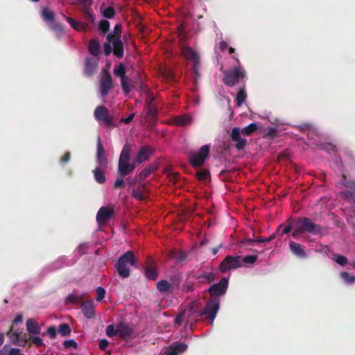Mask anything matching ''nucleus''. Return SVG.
I'll return each instance as SVG.
<instances>
[{"instance_id":"1","label":"nucleus","mask_w":355,"mask_h":355,"mask_svg":"<svg viewBox=\"0 0 355 355\" xmlns=\"http://www.w3.org/2000/svg\"><path fill=\"white\" fill-rule=\"evenodd\" d=\"M228 284L229 282L227 277H223L218 283L212 284L208 289L210 298L207 301L204 309L201 311L190 309L188 316L189 320L204 317V320L212 324L219 309V297L226 293Z\"/></svg>"},{"instance_id":"2","label":"nucleus","mask_w":355,"mask_h":355,"mask_svg":"<svg viewBox=\"0 0 355 355\" xmlns=\"http://www.w3.org/2000/svg\"><path fill=\"white\" fill-rule=\"evenodd\" d=\"M137 261V257L132 251L128 250L121 256L115 264L118 274L123 278H127L130 276V270L128 266H134Z\"/></svg>"},{"instance_id":"3","label":"nucleus","mask_w":355,"mask_h":355,"mask_svg":"<svg viewBox=\"0 0 355 355\" xmlns=\"http://www.w3.org/2000/svg\"><path fill=\"white\" fill-rule=\"evenodd\" d=\"M245 71L241 67H236L223 72V83L227 87H234L239 80L245 83Z\"/></svg>"},{"instance_id":"4","label":"nucleus","mask_w":355,"mask_h":355,"mask_svg":"<svg viewBox=\"0 0 355 355\" xmlns=\"http://www.w3.org/2000/svg\"><path fill=\"white\" fill-rule=\"evenodd\" d=\"M302 232L309 233L313 235L321 234L322 232V227L320 225L315 224L307 217H300L297 223Z\"/></svg>"},{"instance_id":"5","label":"nucleus","mask_w":355,"mask_h":355,"mask_svg":"<svg viewBox=\"0 0 355 355\" xmlns=\"http://www.w3.org/2000/svg\"><path fill=\"white\" fill-rule=\"evenodd\" d=\"M94 116L96 121L108 128L115 126L114 117L109 114L108 109L104 105L96 107L94 112Z\"/></svg>"},{"instance_id":"6","label":"nucleus","mask_w":355,"mask_h":355,"mask_svg":"<svg viewBox=\"0 0 355 355\" xmlns=\"http://www.w3.org/2000/svg\"><path fill=\"white\" fill-rule=\"evenodd\" d=\"M210 146L209 145L202 146L198 153L193 154L189 157V162L193 167L197 168L202 166L206 157L209 153Z\"/></svg>"},{"instance_id":"7","label":"nucleus","mask_w":355,"mask_h":355,"mask_svg":"<svg viewBox=\"0 0 355 355\" xmlns=\"http://www.w3.org/2000/svg\"><path fill=\"white\" fill-rule=\"evenodd\" d=\"M241 266V259L239 256L227 255L219 266V269L223 272L230 270H235Z\"/></svg>"},{"instance_id":"8","label":"nucleus","mask_w":355,"mask_h":355,"mask_svg":"<svg viewBox=\"0 0 355 355\" xmlns=\"http://www.w3.org/2000/svg\"><path fill=\"white\" fill-rule=\"evenodd\" d=\"M113 88L112 78L107 71H105L100 80L99 91L103 97L106 96L110 91Z\"/></svg>"},{"instance_id":"9","label":"nucleus","mask_w":355,"mask_h":355,"mask_svg":"<svg viewBox=\"0 0 355 355\" xmlns=\"http://www.w3.org/2000/svg\"><path fill=\"white\" fill-rule=\"evenodd\" d=\"M117 327L118 335L121 338L128 340L133 338L134 330L129 324L125 322H119L117 324Z\"/></svg>"},{"instance_id":"10","label":"nucleus","mask_w":355,"mask_h":355,"mask_svg":"<svg viewBox=\"0 0 355 355\" xmlns=\"http://www.w3.org/2000/svg\"><path fill=\"white\" fill-rule=\"evenodd\" d=\"M114 215V209L101 207L96 214V221L98 224H105L108 222Z\"/></svg>"},{"instance_id":"11","label":"nucleus","mask_w":355,"mask_h":355,"mask_svg":"<svg viewBox=\"0 0 355 355\" xmlns=\"http://www.w3.org/2000/svg\"><path fill=\"white\" fill-rule=\"evenodd\" d=\"M132 196L137 200H144L148 197V190L144 183L139 184L132 189Z\"/></svg>"},{"instance_id":"12","label":"nucleus","mask_w":355,"mask_h":355,"mask_svg":"<svg viewBox=\"0 0 355 355\" xmlns=\"http://www.w3.org/2000/svg\"><path fill=\"white\" fill-rule=\"evenodd\" d=\"M231 137L234 141L236 142L235 147L238 150H241L245 148L247 141L241 137V129L239 128L236 127L232 129Z\"/></svg>"},{"instance_id":"13","label":"nucleus","mask_w":355,"mask_h":355,"mask_svg":"<svg viewBox=\"0 0 355 355\" xmlns=\"http://www.w3.org/2000/svg\"><path fill=\"white\" fill-rule=\"evenodd\" d=\"M154 170H155V168L151 166L144 168L139 174H136L133 179L128 182L129 186L133 187L140 181L145 180Z\"/></svg>"},{"instance_id":"14","label":"nucleus","mask_w":355,"mask_h":355,"mask_svg":"<svg viewBox=\"0 0 355 355\" xmlns=\"http://www.w3.org/2000/svg\"><path fill=\"white\" fill-rule=\"evenodd\" d=\"M187 345L184 343H173L165 352L166 355H178L186 351Z\"/></svg>"},{"instance_id":"15","label":"nucleus","mask_w":355,"mask_h":355,"mask_svg":"<svg viewBox=\"0 0 355 355\" xmlns=\"http://www.w3.org/2000/svg\"><path fill=\"white\" fill-rule=\"evenodd\" d=\"M81 309L84 315L91 319L95 316L94 303L93 300H88L81 303Z\"/></svg>"},{"instance_id":"16","label":"nucleus","mask_w":355,"mask_h":355,"mask_svg":"<svg viewBox=\"0 0 355 355\" xmlns=\"http://www.w3.org/2000/svg\"><path fill=\"white\" fill-rule=\"evenodd\" d=\"M157 117V110L151 103H149L147 106V113L146 115V120L148 123L151 125L155 124Z\"/></svg>"},{"instance_id":"17","label":"nucleus","mask_w":355,"mask_h":355,"mask_svg":"<svg viewBox=\"0 0 355 355\" xmlns=\"http://www.w3.org/2000/svg\"><path fill=\"white\" fill-rule=\"evenodd\" d=\"M136 163H122L118 164V172L121 177H125L130 174L135 168Z\"/></svg>"},{"instance_id":"18","label":"nucleus","mask_w":355,"mask_h":355,"mask_svg":"<svg viewBox=\"0 0 355 355\" xmlns=\"http://www.w3.org/2000/svg\"><path fill=\"white\" fill-rule=\"evenodd\" d=\"M288 245L290 250L294 255L300 258H305L306 257L305 250L300 243L291 241Z\"/></svg>"},{"instance_id":"19","label":"nucleus","mask_w":355,"mask_h":355,"mask_svg":"<svg viewBox=\"0 0 355 355\" xmlns=\"http://www.w3.org/2000/svg\"><path fill=\"white\" fill-rule=\"evenodd\" d=\"M109 42H112L113 44V54L117 58L121 59L123 58V44L121 39L107 40Z\"/></svg>"},{"instance_id":"20","label":"nucleus","mask_w":355,"mask_h":355,"mask_svg":"<svg viewBox=\"0 0 355 355\" xmlns=\"http://www.w3.org/2000/svg\"><path fill=\"white\" fill-rule=\"evenodd\" d=\"M96 159L101 166H106L107 164V158L105 156V149L102 145L101 140L100 137H98L97 140V153H96Z\"/></svg>"},{"instance_id":"21","label":"nucleus","mask_w":355,"mask_h":355,"mask_svg":"<svg viewBox=\"0 0 355 355\" xmlns=\"http://www.w3.org/2000/svg\"><path fill=\"white\" fill-rule=\"evenodd\" d=\"M27 331L30 334L37 335L40 334L41 328L38 322L33 318H28L26 322Z\"/></svg>"},{"instance_id":"22","label":"nucleus","mask_w":355,"mask_h":355,"mask_svg":"<svg viewBox=\"0 0 355 355\" xmlns=\"http://www.w3.org/2000/svg\"><path fill=\"white\" fill-rule=\"evenodd\" d=\"M150 153V148L148 146H143L139 151L135 162L141 164L148 159Z\"/></svg>"},{"instance_id":"23","label":"nucleus","mask_w":355,"mask_h":355,"mask_svg":"<svg viewBox=\"0 0 355 355\" xmlns=\"http://www.w3.org/2000/svg\"><path fill=\"white\" fill-rule=\"evenodd\" d=\"M66 20L69 22L70 26L76 31H86L88 28V25L82 21H76L74 19L69 17H64Z\"/></svg>"},{"instance_id":"24","label":"nucleus","mask_w":355,"mask_h":355,"mask_svg":"<svg viewBox=\"0 0 355 355\" xmlns=\"http://www.w3.org/2000/svg\"><path fill=\"white\" fill-rule=\"evenodd\" d=\"M182 54L185 58L192 60L196 62H197L200 58L198 53H196L191 47L189 46L182 48Z\"/></svg>"},{"instance_id":"25","label":"nucleus","mask_w":355,"mask_h":355,"mask_svg":"<svg viewBox=\"0 0 355 355\" xmlns=\"http://www.w3.org/2000/svg\"><path fill=\"white\" fill-rule=\"evenodd\" d=\"M157 288L161 293L171 292L173 290V287L167 280H160L157 283Z\"/></svg>"},{"instance_id":"26","label":"nucleus","mask_w":355,"mask_h":355,"mask_svg":"<svg viewBox=\"0 0 355 355\" xmlns=\"http://www.w3.org/2000/svg\"><path fill=\"white\" fill-rule=\"evenodd\" d=\"M193 277L196 279L200 280L203 283H210L214 280V273L213 272H204L200 275L196 273Z\"/></svg>"},{"instance_id":"27","label":"nucleus","mask_w":355,"mask_h":355,"mask_svg":"<svg viewBox=\"0 0 355 355\" xmlns=\"http://www.w3.org/2000/svg\"><path fill=\"white\" fill-rule=\"evenodd\" d=\"M130 148L125 145L121 152L118 164L126 163L130 160Z\"/></svg>"},{"instance_id":"28","label":"nucleus","mask_w":355,"mask_h":355,"mask_svg":"<svg viewBox=\"0 0 355 355\" xmlns=\"http://www.w3.org/2000/svg\"><path fill=\"white\" fill-rule=\"evenodd\" d=\"M121 31L122 26L120 24H116L114 28V32L107 35V40L121 39Z\"/></svg>"},{"instance_id":"29","label":"nucleus","mask_w":355,"mask_h":355,"mask_svg":"<svg viewBox=\"0 0 355 355\" xmlns=\"http://www.w3.org/2000/svg\"><path fill=\"white\" fill-rule=\"evenodd\" d=\"M89 51L94 55L97 56L100 52V45L97 40L92 39L89 43Z\"/></svg>"},{"instance_id":"30","label":"nucleus","mask_w":355,"mask_h":355,"mask_svg":"<svg viewBox=\"0 0 355 355\" xmlns=\"http://www.w3.org/2000/svg\"><path fill=\"white\" fill-rule=\"evenodd\" d=\"M247 98V94L245 87H240L236 96V105L240 107L245 101Z\"/></svg>"},{"instance_id":"31","label":"nucleus","mask_w":355,"mask_h":355,"mask_svg":"<svg viewBox=\"0 0 355 355\" xmlns=\"http://www.w3.org/2000/svg\"><path fill=\"white\" fill-rule=\"evenodd\" d=\"M6 336L10 338L12 344L19 345L18 329L15 330L12 326L10 327Z\"/></svg>"},{"instance_id":"32","label":"nucleus","mask_w":355,"mask_h":355,"mask_svg":"<svg viewBox=\"0 0 355 355\" xmlns=\"http://www.w3.org/2000/svg\"><path fill=\"white\" fill-rule=\"evenodd\" d=\"M191 121V118L186 114L178 116L174 118V123L175 125L182 126L185 125Z\"/></svg>"},{"instance_id":"33","label":"nucleus","mask_w":355,"mask_h":355,"mask_svg":"<svg viewBox=\"0 0 355 355\" xmlns=\"http://www.w3.org/2000/svg\"><path fill=\"white\" fill-rule=\"evenodd\" d=\"M42 17L46 22H53L55 21V14L49 8H44L42 10Z\"/></svg>"},{"instance_id":"34","label":"nucleus","mask_w":355,"mask_h":355,"mask_svg":"<svg viewBox=\"0 0 355 355\" xmlns=\"http://www.w3.org/2000/svg\"><path fill=\"white\" fill-rule=\"evenodd\" d=\"M171 258L175 259L177 261H182L187 259V254L182 250H172L170 252Z\"/></svg>"},{"instance_id":"35","label":"nucleus","mask_w":355,"mask_h":355,"mask_svg":"<svg viewBox=\"0 0 355 355\" xmlns=\"http://www.w3.org/2000/svg\"><path fill=\"white\" fill-rule=\"evenodd\" d=\"M121 84L122 89L125 94H128L131 92L132 86L130 84V79L129 77L126 76L121 78Z\"/></svg>"},{"instance_id":"36","label":"nucleus","mask_w":355,"mask_h":355,"mask_svg":"<svg viewBox=\"0 0 355 355\" xmlns=\"http://www.w3.org/2000/svg\"><path fill=\"white\" fill-rule=\"evenodd\" d=\"M258 129V126L255 123H251L248 125L244 127L241 130V135L243 134L246 136H250Z\"/></svg>"},{"instance_id":"37","label":"nucleus","mask_w":355,"mask_h":355,"mask_svg":"<svg viewBox=\"0 0 355 355\" xmlns=\"http://www.w3.org/2000/svg\"><path fill=\"white\" fill-rule=\"evenodd\" d=\"M93 173L94 179L98 183L103 184L105 182V173L101 169L96 168L93 171Z\"/></svg>"},{"instance_id":"38","label":"nucleus","mask_w":355,"mask_h":355,"mask_svg":"<svg viewBox=\"0 0 355 355\" xmlns=\"http://www.w3.org/2000/svg\"><path fill=\"white\" fill-rule=\"evenodd\" d=\"M145 275L148 279L155 280L158 277V273L154 266H148L145 269Z\"/></svg>"},{"instance_id":"39","label":"nucleus","mask_w":355,"mask_h":355,"mask_svg":"<svg viewBox=\"0 0 355 355\" xmlns=\"http://www.w3.org/2000/svg\"><path fill=\"white\" fill-rule=\"evenodd\" d=\"M125 73H126L125 68L124 64L122 62L119 63L118 65L115 66L114 68V74L116 76L119 77L120 78L126 77Z\"/></svg>"},{"instance_id":"40","label":"nucleus","mask_w":355,"mask_h":355,"mask_svg":"<svg viewBox=\"0 0 355 355\" xmlns=\"http://www.w3.org/2000/svg\"><path fill=\"white\" fill-rule=\"evenodd\" d=\"M18 338H19V346L25 347L27 343L29 341V337H28L26 333H24L22 330L18 329Z\"/></svg>"},{"instance_id":"41","label":"nucleus","mask_w":355,"mask_h":355,"mask_svg":"<svg viewBox=\"0 0 355 355\" xmlns=\"http://www.w3.org/2000/svg\"><path fill=\"white\" fill-rule=\"evenodd\" d=\"M71 328L67 323H62L58 327V332L62 336H67L71 334Z\"/></svg>"},{"instance_id":"42","label":"nucleus","mask_w":355,"mask_h":355,"mask_svg":"<svg viewBox=\"0 0 355 355\" xmlns=\"http://www.w3.org/2000/svg\"><path fill=\"white\" fill-rule=\"evenodd\" d=\"M275 238V234H271L270 236H269L268 237H263V236H260L258 239L257 240H253V239H249L248 241V243L250 245H252L253 243L254 242H259V243H266V242H270L272 240H273Z\"/></svg>"},{"instance_id":"43","label":"nucleus","mask_w":355,"mask_h":355,"mask_svg":"<svg viewBox=\"0 0 355 355\" xmlns=\"http://www.w3.org/2000/svg\"><path fill=\"white\" fill-rule=\"evenodd\" d=\"M333 259L338 264L343 266H345L348 262L346 257H345L344 255H342V254H334Z\"/></svg>"},{"instance_id":"44","label":"nucleus","mask_w":355,"mask_h":355,"mask_svg":"<svg viewBox=\"0 0 355 355\" xmlns=\"http://www.w3.org/2000/svg\"><path fill=\"white\" fill-rule=\"evenodd\" d=\"M98 29L103 33H107L110 30V22L107 20H101L98 25Z\"/></svg>"},{"instance_id":"45","label":"nucleus","mask_w":355,"mask_h":355,"mask_svg":"<svg viewBox=\"0 0 355 355\" xmlns=\"http://www.w3.org/2000/svg\"><path fill=\"white\" fill-rule=\"evenodd\" d=\"M105 332H106V335L108 337H110V338L114 337L115 336L118 335V327H116V328H114V325H112V324L108 325L106 327Z\"/></svg>"},{"instance_id":"46","label":"nucleus","mask_w":355,"mask_h":355,"mask_svg":"<svg viewBox=\"0 0 355 355\" xmlns=\"http://www.w3.org/2000/svg\"><path fill=\"white\" fill-rule=\"evenodd\" d=\"M31 343L28 344V347L31 346V344L35 345L37 347L44 346V342L42 339L38 336L29 337Z\"/></svg>"},{"instance_id":"47","label":"nucleus","mask_w":355,"mask_h":355,"mask_svg":"<svg viewBox=\"0 0 355 355\" xmlns=\"http://www.w3.org/2000/svg\"><path fill=\"white\" fill-rule=\"evenodd\" d=\"M83 10L85 19L93 24L94 22V17L91 12L89 8H84Z\"/></svg>"},{"instance_id":"48","label":"nucleus","mask_w":355,"mask_h":355,"mask_svg":"<svg viewBox=\"0 0 355 355\" xmlns=\"http://www.w3.org/2000/svg\"><path fill=\"white\" fill-rule=\"evenodd\" d=\"M95 63L92 60L87 59L85 62V71L88 74H91L95 69Z\"/></svg>"},{"instance_id":"49","label":"nucleus","mask_w":355,"mask_h":355,"mask_svg":"<svg viewBox=\"0 0 355 355\" xmlns=\"http://www.w3.org/2000/svg\"><path fill=\"white\" fill-rule=\"evenodd\" d=\"M170 280L172 282V286L174 288L175 286L178 288L182 282V277L179 274H175L170 277Z\"/></svg>"},{"instance_id":"50","label":"nucleus","mask_w":355,"mask_h":355,"mask_svg":"<svg viewBox=\"0 0 355 355\" xmlns=\"http://www.w3.org/2000/svg\"><path fill=\"white\" fill-rule=\"evenodd\" d=\"M341 278L346 282L352 284L355 282V276L350 275L347 272H340Z\"/></svg>"},{"instance_id":"51","label":"nucleus","mask_w":355,"mask_h":355,"mask_svg":"<svg viewBox=\"0 0 355 355\" xmlns=\"http://www.w3.org/2000/svg\"><path fill=\"white\" fill-rule=\"evenodd\" d=\"M103 15L106 18L112 19L115 15V10L112 6H108L103 11Z\"/></svg>"},{"instance_id":"52","label":"nucleus","mask_w":355,"mask_h":355,"mask_svg":"<svg viewBox=\"0 0 355 355\" xmlns=\"http://www.w3.org/2000/svg\"><path fill=\"white\" fill-rule=\"evenodd\" d=\"M343 178L344 179L343 184L346 187L350 189L354 192H355V181L354 180H347L346 179V175H344V174L343 175Z\"/></svg>"},{"instance_id":"53","label":"nucleus","mask_w":355,"mask_h":355,"mask_svg":"<svg viewBox=\"0 0 355 355\" xmlns=\"http://www.w3.org/2000/svg\"><path fill=\"white\" fill-rule=\"evenodd\" d=\"M257 258V256L248 255L241 260V264H252L256 261Z\"/></svg>"},{"instance_id":"54","label":"nucleus","mask_w":355,"mask_h":355,"mask_svg":"<svg viewBox=\"0 0 355 355\" xmlns=\"http://www.w3.org/2000/svg\"><path fill=\"white\" fill-rule=\"evenodd\" d=\"M96 291L97 295L96 300L101 302L105 297V291L103 287L99 286L96 288Z\"/></svg>"},{"instance_id":"55","label":"nucleus","mask_w":355,"mask_h":355,"mask_svg":"<svg viewBox=\"0 0 355 355\" xmlns=\"http://www.w3.org/2000/svg\"><path fill=\"white\" fill-rule=\"evenodd\" d=\"M209 176V173L207 170H202L196 173V177L199 180H205Z\"/></svg>"},{"instance_id":"56","label":"nucleus","mask_w":355,"mask_h":355,"mask_svg":"<svg viewBox=\"0 0 355 355\" xmlns=\"http://www.w3.org/2000/svg\"><path fill=\"white\" fill-rule=\"evenodd\" d=\"M50 28L51 29H53V31H57L58 33L63 32V28H62V26L61 25V24L59 22H55V21L53 22H51V24L50 25Z\"/></svg>"},{"instance_id":"57","label":"nucleus","mask_w":355,"mask_h":355,"mask_svg":"<svg viewBox=\"0 0 355 355\" xmlns=\"http://www.w3.org/2000/svg\"><path fill=\"white\" fill-rule=\"evenodd\" d=\"M63 346L67 349L69 347L76 349L78 347V344L74 340H67L63 343Z\"/></svg>"},{"instance_id":"58","label":"nucleus","mask_w":355,"mask_h":355,"mask_svg":"<svg viewBox=\"0 0 355 355\" xmlns=\"http://www.w3.org/2000/svg\"><path fill=\"white\" fill-rule=\"evenodd\" d=\"M193 290V284L191 282H186L182 286V291L184 293L191 292Z\"/></svg>"},{"instance_id":"59","label":"nucleus","mask_w":355,"mask_h":355,"mask_svg":"<svg viewBox=\"0 0 355 355\" xmlns=\"http://www.w3.org/2000/svg\"><path fill=\"white\" fill-rule=\"evenodd\" d=\"M109 345V341L106 339H101L98 343V347L101 350H105Z\"/></svg>"},{"instance_id":"60","label":"nucleus","mask_w":355,"mask_h":355,"mask_svg":"<svg viewBox=\"0 0 355 355\" xmlns=\"http://www.w3.org/2000/svg\"><path fill=\"white\" fill-rule=\"evenodd\" d=\"M47 334L51 338H55L57 335V331L54 326L49 327L47 329Z\"/></svg>"},{"instance_id":"61","label":"nucleus","mask_w":355,"mask_h":355,"mask_svg":"<svg viewBox=\"0 0 355 355\" xmlns=\"http://www.w3.org/2000/svg\"><path fill=\"white\" fill-rule=\"evenodd\" d=\"M71 157V153L69 152H66L64 155L60 158V162L62 164L67 163Z\"/></svg>"},{"instance_id":"62","label":"nucleus","mask_w":355,"mask_h":355,"mask_svg":"<svg viewBox=\"0 0 355 355\" xmlns=\"http://www.w3.org/2000/svg\"><path fill=\"white\" fill-rule=\"evenodd\" d=\"M67 300L71 303L77 304L80 300V297L76 295L71 294L68 295Z\"/></svg>"},{"instance_id":"63","label":"nucleus","mask_w":355,"mask_h":355,"mask_svg":"<svg viewBox=\"0 0 355 355\" xmlns=\"http://www.w3.org/2000/svg\"><path fill=\"white\" fill-rule=\"evenodd\" d=\"M302 234H304V233L302 232V231L301 230V229L300 228V227L297 224L295 230H293V232L292 233V236L294 239H297L299 235H300Z\"/></svg>"},{"instance_id":"64","label":"nucleus","mask_w":355,"mask_h":355,"mask_svg":"<svg viewBox=\"0 0 355 355\" xmlns=\"http://www.w3.org/2000/svg\"><path fill=\"white\" fill-rule=\"evenodd\" d=\"M9 355H24L21 353V351L19 348H12L10 349H8Z\"/></svg>"}]
</instances>
